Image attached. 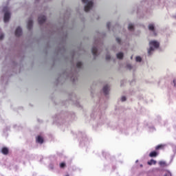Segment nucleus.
<instances>
[{"instance_id": "1", "label": "nucleus", "mask_w": 176, "mask_h": 176, "mask_svg": "<svg viewBox=\"0 0 176 176\" xmlns=\"http://www.w3.org/2000/svg\"><path fill=\"white\" fill-rule=\"evenodd\" d=\"M149 45H150V47L148 50V54H149V56H151L152 52L155 50V48L158 49V47L160 46V43H159V42L156 41H151L149 42Z\"/></svg>"}, {"instance_id": "2", "label": "nucleus", "mask_w": 176, "mask_h": 176, "mask_svg": "<svg viewBox=\"0 0 176 176\" xmlns=\"http://www.w3.org/2000/svg\"><path fill=\"white\" fill-rule=\"evenodd\" d=\"M3 12H4V23H8L10 20V12H9V8L4 7L3 8Z\"/></svg>"}, {"instance_id": "3", "label": "nucleus", "mask_w": 176, "mask_h": 176, "mask_svg": "<svg viewBox=\"0 0 176 176\" xmlns=\"http://www.w3.org/2000/svg\"><path fill=\"white\" fill-rule=\"evenodd\" d=\"M94 3L90 1L87 3V6H85L84 10L85 12H89L91 8H93Z\"/></svg>"}, {"instance_id": "4", "label": "nucleus", "mask_w": 176, "mask_h": 176, "mask_svg": "<svg viewBox=\"0 0 176 176\" xmlns=\"http://www.w3.org/2000/svg\"><path fill=\"white\" fill-rule=\"evenodd\" d=\"M38 24L42 25L45 21H46V16L41 15L38 16Z\"/></svg>"}, {"instance_id": "5", "label": "nucleus", "mask_w": 176, "mask_h": 176, "mask_svg": "<svg viewBox=\"0 0 176 176\" xmlns=\"http://www.w3.org/2000/svg\"><path fill=\"white\" fill-rule=\"evenodd\" d=\"M22 33H23V30H21V28L18 27L15 30V36H21Z\"/></svg>"}, {"instance_id": "6", "label": "nucleus", "mask_w": 176, "mask_h": 176, "mask_svg": "<svg viewBox=\"0 0 176 176\" xmlns=\"http://www.w3.org/2000/svg\"><path fill=\"white\" fill-rule=\"evenodd\" d=\"M148 30L149 31H152L155 35V36H156V32H155V25L151 23L148 25Z\"/></svg>"}, {"instance_id": "7", "label": "nucleus", "mask_w": 176, "mask_h": 176, "mask_svg": "<svg viewBox=\"0 0 176 176\" xmlns=\"http://www.w3.org/2000/svg\"><path fill=\"white\" fill-rule=\"evenodd\" d=\"M1 153H3V155H8L9 148H8L7 147H3L1 149Z\"/></svg>"}, {"instance_id": "8", "label": "nucleus", "mask_w": 176, "mask_h": 176, "mask_svg": "<svg viewBox=\"0 0 176 176\" xmlns=\"http://www.w3.org/2000/svg\"><path fill=\"white\" fill-rule=\"evenodd\" d=\"M34 24V22L32 20H29L28 22V30H32V25Z\"/></svg>"}, {"instance_id": "9", "label": "nucleus", "mask_w": 176, "mask_h": 176, "mask_svg": "<svg viewBox=\"0 0 176 176\" xmlns=\"http://www.w3.org/2000/svg\"><path fill=\"white\" fill-rule=\"evenodd\" d=\"M109 91V87L108 85H106L103 87V93L107 96Z\"/></svg>"}, {"instance_id": "10", "label": "nucleus", "mask_w": 176, "mask_h": 176, "mask_svg": "<svg viewBox=\"0 0 176 176\" xmlns=\"http://www.w3.org/2000/svg\"><path fill=\"white\" fill-rule=\"evenodd\" d=\"M91 52H92V54L95 56V57H97V52H98V50L96 47H92V50H91Z\"/></svg>"}, {"instance_id": "11", "label": "nucleus", "mask_w": 176, "mask_h": 176, "mask_svg": "<svg viewBox=\"0 0 176 176\" xmlns=\"http://www.w3.org/2000/svg\"><path fill=\"white\" fill-rule=\"evenodd\" d=\"M36 142L38 144H43V138L41 136H38L36 138Z\"/></svg>"}, {"instance_id": "12", "label": "nucleus", "mask_w": 176, "mask_h": 176, "mask_svg": "<svg viewBox=\"0 0 176 176\" xmlns=\"http://www.w3.org/2000/svg\"><path fill=\"white\" fill-rule=\"evenodd\" d=\"M157 156V152L156 151H152L149 154L150 157H156Z\"/></svg>"}, {"instance_id": "13", "label": "nucleus", "mask_w": 176, "mask_h": 176, "mask_svg": "<svg viewBox=\"0 0 176 176\" xmlns=\"http://www.w3.org/2000/svg\"><path fill=\"white\" fill-rule=\"evenodd\" d=\"M147 164H148V166H152V164H156V161L154 160H151L147 162Z\"/></svg>"}, {"instance_id": "14", "label": "nucleus", "mask_w": 176, "mask_h": 176, "mask_svg": "<svg viewBox=\"0 0 176 176\" xmlns=\"http://www.w3.org/2000/svg\"><path fill=\"white\" fill-rule=\"evenodd\" d=\"M163 148H164V145L159 144L157 146H155V150L159 151V149H163Z\"/></svg>"}, {"instance_id": "15", "label": "nucleus", "mask_w": 176, "mask_h": 176, "mask_svg": "<svg viewBox=\"0 0 176 176\" xmlns=\"http://www.w3.org/2000/svg\"><path fill=\"white\" fill-rule=\"evenodd\" d=\"M117 58H119V60H122L123 58V53L120 52L117 54Z\"/></svg>"}, {"instance_id": "16", "label": "nucleus", "mask_w": 176, "mask_h": 176, "mask_svg": "<svg viewBox=\"0 0 176 176\" xmlns=\"http://www.w3.org/2000/svg\"><path fill=\"white\" fill-rule=\"evenodd\" d=\"M129 31H133L134 30V25L132 23H130L128 27Z\"/></svg>"}, {"instance_id": "17", "label": "nucleus", "mask_w": 176, "mask_h": 176, "mask_svg": "<svg viewBox=\"0 0 176 176\" xmlns=\"http://www.w3.org/2000/svg\"><path fill=\"white\" fill-rule=\"evenodd\" d=\"M136 61L138 63H141V61L142 60V58H141L140 56H137L136 58H135Z\"/></svg>"}, {"instance_id": "18", "label": "nucleus", "mask_w": 176, "mask_h": 176, "mask_svg": "<svg viewBox=\"0 0 176 176\" xmlns=\"http://www.w3.org/2000/svg\"><path fill=\"white\" fill-rule=\"evenodd\" d=\"M66 166L67 165L65 164V162H62V163L60 164V168H65Z\"/></svg>"}, {"instance_id": "19", "label": "nucleus", "mask_w": 176, "mask_h": 176, "mask_svg": "<svg viewBox=\"0 0 176 176\" xmlns=\"http://www.w3.org/2000/svg\"><path fill=\"white\" fill-rule=\"evenodd\" d=\"M77 68H80L82 67V62H78L76 64Z\"/></svg>"}, {"instance_id": "20", "label": "nucleus", "mask_w": 176, "mask_h": 176, "mask_svg": "<svg viewBox=\"0 0 176 176\" xmlns=\"http://www.w3.org/2000/svg\"><path fill=\"white\" fill-rule=\"evenodd\" d=\"M160 166H166V162H163V161H160L159 162Z\"/></svg>"}, {"instance_id": "21", "label": "nucleus", "mask_w": 176, "mask_h": 176, "mask_svg": "<svg viewBox=\"0 0 176 176\" xmlns=\"http://www.w3.org/2000/svg\"><path fill=\"white\" fill-rule=\"evenodd\" d=\"M164 176H171V173L167 171L166 173Z\"/></svg>"}, {"instance_id": "22", "label": "nucleus", "mask_w": 176, "mask_h": 176, "mask_svg": "<svg viewBox=\"0 0 176 176\" xmlns=\"http://www.w3.org/2000/svg\"><path fill=\"white\" fill-rule=\"evenodd\" d=\"M106 60H111V55H107L106 56Z\"/></svg>"}, {"instance_id": "23", "label": "nucleus", "mask_w": 176, "mask_h": 176, "mask_svg": "<svg viewBox=\"0 0 176 176\" xmlns=\"http://www.w3.org/2000/svg\"><path fill=\"white\" fill-rule=\"evenodd\" d=\"M121 101H122V102L126 101V96H122V97L121 98Z\"/></svg>"}, {"instance_id": "24", "label": "nucleus", "mask_w": 176, "mask_h": 176, "mask_svg": "<svg viewBox=\"0 0 176 176\" xmlns=\"http://www.w3.org/2000/svg\"><path fill=\"white\" fill-rule=\"evenodd\" d=\"M116 42H118V43L120 44L121 40L120 38H116Z\"/></svg>"}, {"instance_id": "25", "label": "nucleus", "mask_w": 176, "mask_h": 176, "mask_svg": "<svg viewBox=\"0 0 176 176\" xmlns=\"http://www.w3.org/2000/svg\"><path fill=\"white\" fill-rule=\"evenodd\" d=\"M107 27L108 30H109V27H111V23L108 22L107 23Z\"/></svg>"}, {"instance_id": "26", "label": "nucleus", "mask_w": 176, "mask_h": 176, "mask_svg": "<svg viewBox=\"0 0 176 176\" xmlns=\"http://www.w3.org/2000/svg\"><path fill=\"white\" fill-rule=\"evenodd\" d=\"M3 38H4V35H3V34H1L0 35V41H2V39H3Z\"/></svg>"}, {"instance_id": "27", "label": "nucleus", "mask_w": 176, "mask_h": 176, "mask_svg": "<svg viewBox=\"0 0 176 176\" xmlns=\"http://www.w3.org/2000/svg\"><path fill=\"white\" fill-rule=\"evenodd\" d=\"M82 3H87L89 0H82Z\"/></svg>"}, {"instance_id": "28", "label": "nucleus", "mask_w": 176, "mask_h": 176, "mask_svg": "<svg viewBox=\"0 0 176 176\" xmlns=\"http://www.w3.org/2000/svg\"><path fill=\"white\" fill-rule=\"evenodd\" d=\"M127 68L129 69H131V65H127Z\"/></svg>"}, {"instance_id": "29", "label": "nucleus", "mask_w": 176, "mask_h": 176, "mask_svg": "<svg viewBox=\"0 0 176 176\" xmlns=\"http://www.w3.org/2000/svg\"><path fill=\"white\" fill-rule=\"evenodd\" d=\"M174 86L176 87V80H173Z\"/></svg>"}, {"instance_id": "30", "label": "nucleus", "mask_w": 176, "mask_h": 176, "mask_svg": "<svg viewBox=\"0 0 176 176\" xmlns=\"http://www.w3.org/2000/svg\"><path fill=\"white\" fill-rule=\"evenodd\" d=\"M131 60H133V56L131 57Z\"/></svg>"}]
</instances>
